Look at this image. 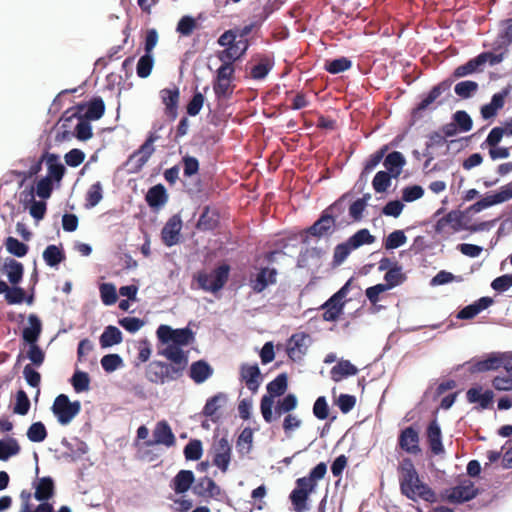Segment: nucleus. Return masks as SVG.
<instances>
[{"label": "nucleus", "instance_id": "f257e3e1", "mask_svg": "<svg viewBox=\"0 0 512 512\" xmlns=\"http://www.w3.org/2000/svg\"><path fill=\"white\" fill-rule=\"evenodd\" d=\"M453 84L452 78H446L439 82L438 84L431 87V89L427 93L421 94L420 101L412 108L410 113V118L408 121L409 127H413L417 124L418 121L424 118V114L427 110L433 112L439 106L443 105L444 100L437 99L443 94L450 92L451 86Z\"/></svg>", "mask_w": 512, "mask_h": 512}, {"label": "nucleus", "instance_id": "f03ea898", "mask_svg": "<svg viewBox=\"0 0 512 512\" xmlns=\"http://www.w3.org/2000/svg\"><path fill=\"white\" fill-rule=\"evenodd\" d=\"M453 485L440 489L436 492V503H445L455 508L469 503L481 494V489L476 487V482H453Z\"/></svg>", "mask_w": 512, "mask_h": 512}, {"label": "nucleus", "instance_id": "7ed1b4c3", "mask_svg": "<svg viewBox=\"0 0 512 512\" xmlns=\"http://www.w3.org/2000/svg\"><path fill=\"white\" fill-rule=\"evenodd\" d=\"M29 326L22 331V339L29 345L27 358L36 367H40L45 361V352L37 344L42 332V323L36 314L28 316Z\"/></svg>", "mask_w": 512, "mask_h": 512}, {"label": "nucleus", "instance_id": "20e7f679", "mask_svg": "<svg viewBox=\"0 0 512 512\" xmlns=\"http://www.w3.org/2000/svg\"><path fill=\"white\" fill-rule=\"evenodd\" d=\"M288 388V376L286 373H280L267 386V394L263 395L260 400V412L264 421L268 424L276 420L273 414L274 398L281 397Z\"/></svg>", "mask_w": 512, "mask_h": 512}, {"label": "nucleus", "instance_id": "39448f33", "mask_svg": "<svg viewBox=\"0 0 512 512\" xmlns=\"http://www.w3.org/2000/svg\"><path fill=\"white\" fill-rule=\"evenodd\" d=\"M230 266L223 263L214 268L210 273L199 271L194 274L193 279L197 282L198 288L211 293H217L226 285L229 275Z\"/></svg>", "mask_w": 512, "mask_h": 512}, {"label": "nucleus", "instance_id": "423d86ee", "mask_svg": "<svg viewBox=\"0 0 512 512\" xmlns=\"http://www.w3.org/2000/svg\"><path fill=\"white\" fill-rule=\"evenodd\" d=\"M288 499L294 512H307L311 509V495L315 493L318 482H295Z\"/></svg>", "mask_w": 512, "mask_h": 512}, {"label": "nucleus", "instance_id": "0eeeda50", "mask_svg": "<svg viewBox=\"0 0 512 512\" xmlns=\"http://www.w3.org/2000/svg\"><path fill=\"white\" fill-rule=\"evenodd\" d=\"M336 230L335 219L328 213L322 211L318 219L301 234V243L308 245L310 237L318 239L330 237Z\"/></svg>", "mask_w": 512, "mask_h": 512}, {"label": "nucleus", "instance_id": "6e6552de", "mask_svg": "<svg viewBox=\"0 0 512 512\" xmlns=\"http://www.w3.org/2000/svg\"><path fill=\"white\" fill-rule=\"evenodd\" d=\"M51 410L61 425H67L79 414L81 403L71 402L67 395L60 394L55 398Z\"/></svg>", "mask_w": 512, "mask_h": 512}, {"label": "nucleus", "instance_id": "1a4fd4ad", "mask_svg": "<svg viewBox=\"0 0 512 512\" xmlns=\"http://www.w3.org/2000/svg\"><path fill=\"white\" fill-rule=\"evenodd\" d=\"M403 496L414 502L422 499L430 504L436 503V491L427 482H399Z\"/></svg>", "mask_w": 512, "mask_h": 512}, {"label": "nucleus", "instance_id": "9d476101", "mask_svg": "<svg viewBox=\"0 0 512 512\" xmlns=\"http://www.w3.org/2000/svg\"><path fill=\"white\" fill-rule=\"evenodd\" d=\"M182 374V368L174 369V366L162 361H152L146 369L147 379L152 383L164 384L175 380Z\"/></svg>", "mask_w": 512, "mask_h": 512}, {"label": "nucleus", "instance_id": "9b49d317", "mask_svg": "<svg viewBox=\"0 0 512 512\" xmlns=\"http://www.w3.org/2000/svg\"><path fill=\"white\" fill-rule=\"evenodd\" d=\"M79 110H82L81 106L68 109L62 114L55 135L56 142L70 141L74 137Z\"/></svg>", "mask_w": 512, "mask_h": 512}, {"label": "nucleus", "instance_id": "f8f14e48", "mask_svg": "<svg viewBox=\"0 0 512 512\" xmlns=\"http://www.w3.org/2000/svg\"><path fill=\"white\" fill-rule=\"evenodd\" d=\"M278 271L274 267L261 266L254 275L249 278V287L254 293H262L270 285L277 281Z\"/></svg>", "mask_w": 512, "mask_h": 512}, {"label": "nucleus", "instance_id": "ddd939ff", "mask_svg": "<svg viewBox=\"0 0 512 512\" xmlns=\"http://www.w3.org/2000/svg\"><path fill=\"white\" fill-rule=\"evenodd\" d=\"M160 139V135L150 130L144 143L132 154H130V161L136 159V166L134 169H130V173L138 172L149 160L152 154L155 152L154 143Z\"/></svg>", "mask_w": 512, "mask_h": 512}, {"label": "nucleus", "instance_id": "4468645a", "mask_svg": "<svg viewBox=\"0 0 512 512\" xmlns=\"http://www.w3.org/2000/svg\"><path fill=\"white\" fill-rule=\"evenodd\" d=\"M182 219L179 214L172 215L161 230V240L167 247H172L180 242Z\"/></svg>", "mask_w": 512, "mask_h": 512}, {"label": "nucleus", "instance_id": "2eb2a0df", "mask_svg": "<svg viewBox=\"0 0 512 512\" xmlns=\"http://www.w3.org/2000/svg\"><path fill=\"white\" fill-rule=\"evenodd\" d=\"M511 86L504 87L501 91L492 95L489 103L484 104L480 108L481 117L484 120L494 118L498 111L503 108L505 104V98L510 94Z\"/></svg>", "mask_w": 512, "mask_h": 512}, {"label": "nucleus", "instance_id": "dca6fc26", "mask_svg": "<svg viewBox=\"0 0 512 512\" xmlns=\"http://www.w3.org/2000/svg\"><path fill=\"white\" fill-rule=\"evenodd\" d=\"M398 445L402 450L410 454L421 452L419 446V431L413 425H410L400 431Z\"/></svg>", "mask_w": 512, "mask_h": 512}, {"label": "nucleus", "instance_id": "f3484780", "mask_svg": "<svg viewBox=\"0 0 512 512\" xmlns=\"http://www.w3.org/2000/svg\"><path fill=\"white\" fill-rule=\"evenodd\" d=\"M459 209L449 211L446 215L439 218L434 225L436 234H442L446 226H450L453 232L464 231L467 221H462Z\"/></svg>", "mask_w": 512, "mask_h": 512}, {"label": "nucleus", "instance_id": "a211bd4d", "mask_svg": "<svg viewBox=\"0 0 512 512\" xmlns=\"http://www.w3.org/2000/svg\"><path fill=\"white\" fill-rule=\"evenodd\" d=\"M466 399L471 404H478L481 410H485L492 407L494 393L490 389L483 391L481 385H475L467 390Z\"/></svg>", "mask_w": 512, "mask_h": 512}, {"label": "nucleus", "instance_id": "6ab92c4d", "mask_svg": "<svg viewBox=\"0 0 512 512\" xmlns=\"http://www.w3.org/2000/svg\"><path fill=\"white\" fill-rule=\"evenodd\" d=\"M220 225V213L217 208H212L210 205H205L202 208L199 219L196 223V228L199 231L207 232L214 231Z\"/></svg>", "mask_w": 512, "mask_h": 512}, {"label": "nucleus", "instance_id": "aec40b11", "mask_svg": "<svg viewBox=\"0 0 512 512\" xmlns=\"http://www.w3.org/2000/svg\"><path fill=\"white\" fill-rule=\"evenodd\" d=\"M502 362V358L497 353H490L485 359H472L465 364L468 365V371L471 374H474L487 371H495L502 365Z\"/></svg>", "mask_w": 512, "mask_h": 512}, {"label": "nucleus", "instance_id": "412c9836", "mask_svg": "<svg viewBox=\"0 0 512 512\" xmlns=\"http://www.w3.org/2000/svg\"><path fill=\"white\" fill-rule=\"evenodd\" d=\"M240 380L246 384L251 392H257L261 384V371L258 364L242 363L240 366Z\"/></svg>", "mask_w": 512, "mask_h": 512}, {"label": "nucleus", "instance_id": "4be33fe9", "mask_svg": "<svg viewBox=\"0 0 512 512\" xmlns=\"http://www.w3.org/2000/svg\"><path fill=\"white\" fill-rule=\"evenodd\" d=\"M145 201L153 212H158L168 202V193L161 183L150 187L145 195Z\"/></svg>", "mask_w": 512, "mask_h": 512}, {"label": "nucleus", "instance_id": "5701e85b", "mask_svg": "<svg viewBox=\"0 0 512 512\" xmlns=\"http://www.w3.org/2000/svg\"><path fill=\"white\" fill-rule=\"evenodd\" d=\"M160 98L165 105V112L171 120H175L178 116L180 91L177 87L164 88L160 91Z\"/></svg>", "mask_w": 512, "mask_h": 512}, {"label": "nucleus", "instance_id": "b1692460", "mask_svg": "<svg viewBox=\"0 0 512 512\" xmlns=\"http://www.w3.org/2000/svg\"><path fill=\"white\" fill-rule=\"evenodd\" d=\"M231 461V446L229 441L222 437L216 447L213 455L212 463L222 472L227 471Z\"/></svg>", "mask_w": 512, "mask_h": 512}, {"label": "nucleus", "instance_id": "393cba45", "mask_svg": "<svg viewBox=\"0 0 512 512\" xmlns=\"http://www.w3.org/2000/svg\"><path fill=\"white\" fill-rule=\"evenodd\" d=\"M151 441L156 445H164L166 447L175 445L176 438L167 421L161 420L157 422L153 430V439Z\"/></svg>", "mask_w": 512, "mask_h": 512}, {"label": "nucleus", "instance_id": "a878e982", "mask_svg": "<svg viewBox=\"0 0 512 512\" xmlns=\"http://www.w3.org/2000/svg\"><path fill=\"white\" fill-rule=\"evenodd\" d=\"M426 437L429 448L434 455H440L444 453L441 427L437 419L432 420L428 424L426 429Z\"/></svg>", "mask_w": 512, "mask_h": 512}, {"label": "nucleus", "instance_id": "bb28decb", "mask_svg": "<svg viewBox=\"0 0 512 512\" xmlns=\"http://www.w3.org/2000/svg\"><path fill=\"white\" fill-rule=\"evenodd\" d=\"M214 373L213 367L204 359H199L191 363L188 371L189 377L196 383L202 384Z\"/></svg>", "mask_w": 512, "mask_h": 512}, {"label": "nucleus", "instance_id": "cd10ccee", "mask_svg": "<svg viewBox=\"0 0 512 512\" xmlns=\"http://www.w3.org/2000/svg\"><path fill=\"white\" fill-rule=\"evenodd\" d=\"M406 165L405 156L399 151H392L390 153H386L383 158V166L385 167L387 173H389L393 178H398Z\"/></svg>", "mask_w": 512, "mask_h": 512}, {"label": "nucleus", "instance_id": "c85d7f7f", "mask_svg": "<svg viewBox=\"0 0 512 512\" xmlns=\"http://www.w3.org/2000/svg\"><path fill=\"white\" fill-rule=\"evenodd\" d=\"M134 445L137 448L135 457L142 462L153 463L157 461L161 455V449L151 440H146L142 443L136 442Z\"/></svg>", "mask_w": 512, "mask_h": 512}, {"label": "nucleus", "instance_id": "c756f323", "mask_svg": "<svg viewBox=\"0 0 512 512\" xmlns=\"http://www.w3.org/2000/svg\"><path fill=\"white\" fill-rule=\"evenodd\" d=\"M158 353L170 360L173 363L171 365L174 366V369L182 368L183 371L188 363L187 354L183 351L182 347L175 344L167 345L166 348L160 350Z\"/></svg>", "mask_w": 512, "mask_h": 512}, {"label": "nucleus", "instance_id": "7c9ffc66", "mask_svg": "<svg viewBox=\"0 0 512 512\" xmlns=\"http://www.w3.org/2000/svg\"><path fill=\"white\" fill-rule=\"evenodd\" d=\"M500 25L501 29L498 32L493 50L505 49V51H508V47L512 45V17L502 20Z\"/></svg>", "mask_w": 512, "mask_h": 512}, {"label": "nucleus", "instance_id": "2f4dec72", "mask_svg": "<svg viewBox=\"0 0 512 512\" xmlns=\"http://www.w3.org/2000/svg\"><path fill=\"white\" fill-rule=\"evenodd\" d=\"M334 299V294L329 297L321 306V309L324 310L323 319L328 322L336 321L339 316L343 313V309L345 306L344 300H340L337 298Z\"/></svg>", "mask_w": 512, "mask_h": 512}, {"label": "nucleus", "instance_id": "473e14b6", "mask_svg": "<svg viewBox=\"0 0 512 512\" xmlns=\"http://www.w3.org/2000/svg\"><path fill=\"white\" fill-rule=\"evenodd\" d=\"M482 67L483 64L480 60L479 55H477L469 59L465 64L456 67L449 78H452L454 82L456 79L463 78L482 71Z\"/></svg>", "mask_w": 512, "mask_h": 512}, {"label": "nucleus", "instance_id": "72a5a7b5", "mask_svg": "<svg viewBox=\"0 0 512 512\" xmlns=\"http://www.w3.org/2000/svg\"><path fill=\"white\" fill-rule=\"evenodd\" d=\"M358 373V368L349 360H340L330 370L331 379L334 382H340L344 378L354 376Z\"/></svg>", "mask_w": 512, "mask_h": 512}, {"label": "nucleus", "instance_id": "f704fd0d", "mask_svg": "<svg viewBox=\"0 0 512 512\" xmlns=\"http://www.w3.org/2000/svg\"><path fill=\"white\" fill-rule=\"evenodd\" d=\"M388 150L389 145H383L368 157L360 173L359 179L357 180V185L360 184L364 176H368V174H370L380 164V162L383 161V158Z\"/></svg>", "mask_w": 512, "mask_h": 512}, {"label": "nucleus", "instance_id": "c9c22d12", "mask_svg": "<svg viewBox=\"0 0 512 512\" xmlns=\"http://www.w3.org/2000/svg\"><path fill=\"white\" fill-rule=\"evenodd\" d=\"M2 271L7 275L9 282L12 285H18L23 278L24 267L23 264L15 259H6Z\"/></svg>", "mask_w": 512, "mask_h": 512}, {"label": "nucleus", "instance_id": "e433bc0d", "mask_svg": "<svg viewBox=\"0 0 512 512\" xmlns=\"http://www.w3.org/2000/svg\"><path fill=\"white\" fill-rule=\"evenodd\" d=\"M402 270V266L398 262H395L393 267L384 274L385 283L383 284L387 290L400 286L406 281L407 276Z\"/></svg>", "mask_w": 512, "mask_h": 512}, {"label": "nucleus", "instance_id": "4c0bfd02", "mask_svg": "<svg viewBox=\"0 0 512 512\" xmlns=\"http://www.w3.org/2000/svg\"><path fill=\"white\" fill-rule=\"evenodd\" d=\"M46 165L48 168V175L46 178H50V181L59 182L65 174V167L59 162V156L52 153H47Z\"/></svg>", "mask_w": 512, "mask_h": 512}, {"label": "nucleus", "instance_id": "58836bf2", "mask_svg": "<svg viewBox=\"0 0 512 512\" xmlns=\"http://www.w3.org/2000/svg\"><path fill=\"white\" fill-rule=\"evenodd\" d=\"M275 65L273 56H264L251 69L250 75L254 80H263L271 72Z\"/></svg>", "mask_w": 512, "mask_h": 512}, {"label": "nucleus", "instance_id": "ea45409f", "mask_svg": "<svg viewBox=\"0 0 512 512\" xmlns=\"http://www.w3.org/2000/svg\"><path fill=\"white\" fill-rule=\"evenodd\" d=\"M298 405L297 396L293 393L284 394L281 399L275 404L273 414L276 419L283 414L290 413L296 409Z\"/></svg>", "mask_w": 512, "mask_h": 512}, {"label": "nucleus", "instance_id": "a19ab883", "mask_svg": "<svg viewBox=\"0 0 512 512\" xmlns=\"http://www.w3.org/2000/svg\"><path fill=\"white\" fill-rule=\"evenodd\" d=\"M228 401V396L224 392H218L206 400L202 414L206 417H213L217 410L224 406Z\"/></svg>", "mask_w": 512, "mask_h": 512}, {"label": "nucleus", "instance_id": "79ce46f5", "mask_svg": "<svg viewBox=\"0 0 512 512\" xmlns=\"http://www.w3.org/2000/svg\"><path fill=\"white\" fill-rule=\"evenodd\" d=\"M122 339V332L116 326L109 325L100 336L99 342L102 348H108L121 343Z\"/></svg>", "mask_w": 512, "mask_h": 512}, {"label": "nucleus", "instance_id": "37998d69", "mask_svg": "<svg viewBox=\"0 0 512 512\" xmlns=\"http://www.w3.org/2000/svg\"><path fill=\"white\" fill-rule=\"evenodd\" d=\"M104 112L105 104L103 99L101 97H94L88 102L86 110L82 116L93 121L100 119Z\"/></svg>", "mask_w": 512, "mask_h": 512}, {"label": "nucleus", "instance_id": "c03bdc74", "mask_svg": "<svg viewBox=\"0 0 512 512\" xmlns=\"http://www.w3.org/2000/svg\"><path fill=\"white\" fill-rule=\"evenodd\" d=\"M21 448L18 441L13 437L0 440V460L7 461L10 457L19 454Z\"/></svg>", "mask_w": 512, "mask_h": 512}, {"label": "nucleus", "instance_id": "a18cd8bd", "mask_svg": "<svg viewBox=\"0 0 512 512\" xmlns=\"http://www.w3.org/2000/svg\"><path fill=\"white\" fill-rule=\"evenodd\" d=\"M352 67V61L344 56L325 61L324 69L330 74H339Z\"/></svg>", "mask_w": 512, "mask_h": 512}, {"label": "nucleus", "instance_id": "49530a36", "mask_svg": "<svg viewBox=\"0 0 512 512\" xmlns=\"http://www.w3.org/2000/svg\"><path fill=\"white\" fill-rule=\"evenodd\" d=\"M43 259L48 266L54 267L65 260V253L60 247L51 244L44 250Z\"/></svg>", "mask_w": 512, "mask_h": 512}, {"label": "nucleus", "instance_id": "de8ad7c7", "mask_svg": "<svg viewBox=\"0 0 512 512\" xmlns=\"http://www.w3.org/2000/svg\"><path fill=\"white\" fill-rule=\"evenodd\" d=\"M155 59L153 54L144 53L137 61L136 74L141 79H146L151 75Z\"/></svg>", "mask_w": 512, "mask_h": 512}, {"label": "nucleus", "instance_id": "09e8293b", "mask_svg": "<svg viewBox=\"0 0 512 512\" xmlns=\"http://www.w3.org/2000/svg\"><path fill=\"white\" fill-rule=\"evenodd\" d=\"M451 121L461 133L469 132L473 127L472 117L465 110H457L451 116Z\"/></svg>", "mask_w": 512, "mask_h": 512}, {"label": "nucleus", "instance_id": "8fccbe9b", "mask_svg": "<svg viewBox=\"0 0 512 512\" xmlns=\"http://www.w3.org/2000/svg\"><path fill=\"white\" fill-rule=\"evenodd\" d=\"M195 340V333L189 326L173 329V342L177 346H188Z\"/></svg>", "mask_w": 512, "mask_h": 512}, {"label": "nucleus", "instance_id": "3c124183", "mask_svg": "<svg viewBox=\"0 0 512 512\" xmlns=\"http://www.w3.org/2000/svg\"><path fill=\"white\" fill-rule=\"evenodd\" d=\"M464 277L462 275H454L452 272L447 270H440L435 276H433L429 282L431 287H437L449 284L451 282H463Z\"/></svg>", "mask_w": 512, "mask_h": 512}, {"label": "nucleus", "instance_id": "603ef678", "mask_svg": "<svg viewBox=\"0 0 512 512\" xmlns=\"http://www.w3.org/2000/svg\"><path fill=\"white\" fill-rule=\"evenodd\" d=\"M479 85L473 80H463L454 86V92L462 99H469L478 91Z\"/></svg>", "mask_w": 512, "mask_h": 512}, {"label": "nucleus", "instance_id": "864d4df0", "mask_svg": "<svg viewBox=\"0 0 512 512\" xmlns=\"http://www.w3.org/2000/svg\"><path fill=\"white\" fill-rule=\"evenodd\" d=\"M347 240L348 244L355 250L363 245L372 244L375 241V237L367 228H362L355 232Z\"/></svg>", "mask_w": 512, "mask_h": 512}, {"label": "nucleus", "instance_id": "5fc2aeb1", "mask_svg": "<svg viewBox=\"0 0 512 512\" xmlns=\"http://www.w3.org/2000/svg\"><path fill=\"white\" fill-rule=\"evenodd\" d=\"M90 121L91 120H88L87 118L81 116L80 112L78 113V118L75 126V138H77L80 141H86L92 137L93 133Z\"/></svg>", "mask_w": 512, "mask_h": 512}, {"label": "nucleus", "instance_id": "6e6d98bb", "mask_svg": "<svg viewBox=\"0 0 512 512\" xmlns=\"http://www.w3.org/2000/svg\"><path fill=\"white\" fill-rule=\"evenodd\" d=\"M352 198V192L342 194L336 201L326 207L323 211L330 214L335 220L346 210V201Z\"/></svg>", "mask_w": 512, "mask_h": 512}, {"label": "nucleus", "instance_id": "4d7b16f0", "mask_svg": "<svg viewBox=\"0 0 512 512\" xmlns=\"http://www.w3.org/2000/svg\"><path fill=\"white\" fill-rule=\"evenodd\" d=\"M308 337L309 336L305 333H295L291 336V338L289 339V344L291 346L287 349L288 356L291 359H294V354L296 351H298L301 354H305L307 349L305 345V340Z\"/></svg>", "mask_w": 512, "mask_h": 512}, {"label": "nucleus", "instance_id": "13d9d810", "mask_svg": "<svg viewBox=\"0 0 512 512\" xmlns=\"http://www.w3.org/2000/svg\"><path fill=\"white\" fill-rule=\"evenodd\" d=\"M185 459L188 461H197L202 457L203 446L199 439H191L185 445L183 450Z\"/></svg>", "mask_w": 512, "mask_h": 512}, {"label": "nucleus", "instance_id": "bf43d9fd", "mask_svg": "<svg viewBox=\"0 0 512 512\" xmlns=\"http://www.w3.org/2000/svg\"><path fill=\"white\" fill-rule=\"evenodd\" d=\"M103 198V189L100 182L92 184L85 196V207L90 209L95 207Z\"/></svg>", "mask_w": 512, "mask_h": 512}, {"label": "nucleus", "instance_id": "052dcab7", "mask_svg": "<svg viewBox=\"0 0 512 512\" xmlns=\"http://www.w3.org/2000/svg\"><path fill=\"white\" fill-rule=\"evenodd\" d=\"M163 497L174 503L175 506L172 508L175 512H189L194 505L192 499L187 498L186 496H175V494H172L171 492L163 495Z\"/></svg>", "mask_w": 512, "mask_h": 512}, {"label": "nucleus", "instance_id": "680f3d73", "mask_svg": "<svg viewBox=\"0 0 512 512\" xmlns=\"http://www.w3.org/2000/svg\"><path fill=\"white\" fill-rule=\"evenodd\" d=\"M213 90L218 100H228L232 96L231 80L214 79Z\"/></svg>", "mask_w": 512, "mask_h": 512}, {"label": "nucleus", "instance_id": "e2e57ef3", "mask_svg": "<svg viewBox=\"0 0 512 512\" xmlns=\"http://www.w3.org/2000/svg\"><path fill=\"white\" fill-rule=\"evenodd\" d=\"M407 241V237L403 230H394L391 232L384 241L386 250H394L403 246Z\"/></svg>", "mask_w": 512, "mask_h": 512}, {"label": "nucleus", "instance_id": "0e129e2a", "mask_svg": "<svg viewBox=\"0 0 512 512\" xmlns=\"http://www.w3.org/2000/svg\"><path fill=\"white\" fill-rule=\"evenodd\" d=\"M393 176H391L389 173L385 171H378L373 180H372V186L375 192L377 193H384L387 191V189L391 185V179Z\"/></svg>", "mask_w": 512, "mask_h": 512}, {"label": "nucleus", "instance_id": "69168bd1", "mask_svg": "<svg viewBox=\"0 0 512 512\" xmlns=\"http://www.w3.org/2000/svg\"><path fill=\"white\" fill-rule=\"evenodd\" d=\"M253 442V430L245 427L238 436L236 447L240 453H248L251 450Z\"/></svg>", "mask_w": 512, "mask_h": 512}, {"label": "nucleus", "instance_id": "338daca9", "mask_svg": "<svg viewBox=\"0 0 512 512\" xmlns=\"http://www.w3.org/2000/svg\"><path fill=\"white\" fill-rule=\"evenodd\" d=\"M27 437L31 442H42L47 437V430L42 422H34L27 430Z\"/></svg>", "mask_w": 512, "mask_h": 512}, {"label": "nucleus", "instance_id": "774afa93", "mask_svg": "<svg viewBox=\"0 0 512 512\" xmlns=\"http://www.w3.org/2000/svg\"><path fill=\"white\" fill-rule=\"evenodd\" d=\"M5 246L7 251L16 257H24L28 252V246L12 236L6 239Z\"/></svg>", "mask_w": 512, "mask_h": 512}]
</instances>
